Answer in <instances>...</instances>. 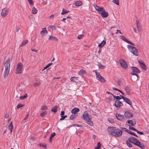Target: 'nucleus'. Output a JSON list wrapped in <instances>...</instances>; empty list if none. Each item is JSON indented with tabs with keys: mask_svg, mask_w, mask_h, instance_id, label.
I'll use <instances>...</instances> for the list:
<instances>
[{
	"mask_svg": "<svg viewBox=\"0 0 149 149\" xmlns=\"http://www.w3.org/2000/svg\"><path fill=\"white\" fill-rule=\"evenodd\" d=\"M5 69L4 72L3 77L6 78L9 73L10 68V59L9 58L4 63Z\"/></svg>",
	"mask_w": 149,
	"mask_h": 149,
	"instance_id": "f257e3e1",
	"label": "nucleus"
},
{
	"mask_svg": "<svg viewBox=\"0 0 149 149\" xmlns=\"http://www.w3.org/2000/svg\"><path fill=\"white\" fill-rule=\"evenodd\" d=\"M128 139L134 145L139 147L142 149L144 148V145L143 144L141 143L140 142L136 139L132 137H130Z\"/></svg>",
	"mask_w": 149,
	"mask_h": 149,
	"instance_id": "f03ea898",
	"label": "nucleus"
},
{
	"mask_svg": "<svg viewBox=\"0 0 149 149\" xmlns=\"http://www.w3.org/2000/svg\"><path fill=\"white\" fill-rule=\"evenodd\" d=\"M127 48L129 51L133 53L134 55L136 56H138L139 55L137 49L135 47L130 45H127Z\"/></svg>",
	"mask_w": 149,
	"mask_h": 149,
	"instance_id": "7ed1b4c3",
	"label": "nucleus"
},
{
	"mask_svg": "<svg viewBox=\"0 0 149 149\" xmlns=\"http://www.w3.org/2000/svg\"><path fill=\"white\" fill-rule=\"evenodd\" d=\"M23 67V64L21 62L18 63L17 65L15 70V73L16 74H20L22 72V70Z\"/></svg>",
	"mask_w": 149,
	"mask_h": 149,
	"instance_id": "20e7f679",
	"label": "nucleus"
},
{
	"mask_svg": "<svg viewBox=\"0 0 149 149\" xmlns=\"http://www.w3.org/2000/svg\"><path fill=\"white\" fill-rule=\"evenodd\" d=\"M122 134V131L119 129H115L113 136H121Z\"/></svg>",
	"mask_w": 149,
	"mask_h": 149,
	"instance_id": "39448f33",
	"label": "nucleus"
},
{
	"mask_svg": "<svg viewBox=\"0 0 149 149\" xmlns=\"http://www.w3.org/2000/svg\"><path fill=\"white\" fill-rule=\"evenodd\" d=\"M132 69L133 72H131V74L132 75L137 76L138 75L136 74L140 73L139 70L136 67H132Z\"/></svg>",
	"mask_w": 149,
	"mask_h": 149,
	"instance_id": "423d86ee",
	"label": "nucleus"
},
{
	"mask_svg": "<svg viewBox=\"0 0 149 149\" xmlns=\"http://www.w3.org/2000/svg\"><path fill=\"white\" fill-rule=\"evenodd\" d=\"M95 72L96 78L97 80L102 82H104L105 81L104 78L100 75L99 73L97 72L96 71Z\"/></svg>",
	"mask_w": 149,
	"mask_h": 149,
	"instance_id": "0eeeda50",
	"label": "nucleus"
},
{
	"mask_svg": "<svg viewBox=\"0 0 149 149\" xmlns=\"http://www.w3.org/2000/svg\"><path fill=\"white\" fill-rule=\"evenodd\" d=\"M9 9L7 8H4L2 9L1 13L2 16L4 17L6 16L9 13Z\"/></svg>",
	"mask_w": 149,
	"mask_h": 149,
	"instance_id": "6e6552de",
	"label": "nucleus"
},
{
	"mask_svg": "<svg viewBox=\"0 0 149 149\" xmlns=\"http://www.w3.org/2000/svg\"><path fill=\"white\" fill-rule=\"evenodd\" d=\"M120 96L121 98L123 99V100L125 101V102L129 104L130 106H132V102L129 99H128L126 97H124L123 95H120Z\"/></svg>",
	"mask_w": 149,
	"mask_h": 149,
	"instance_id": "1a4fd4ad",
	"label": "nucleus"
},
{
	"mask_svg": "<svg viewBox=\"0 0 149 149\" xmlns=\"http://www.w3.org/2000/svg\"><path fill=\"white\" fill-rule=\"evenodd\" d=\"M90 117L91 116L87 113V112L86 111H85L83 113L81 118L86 121L90 118Z\"/></svg>",
	"mask_w": 149,
	"mask_h": 149,
	"instance_id": "9d476101",
	"label": "nucleus"
},
{
	"mask_svg": "<svg viewBox=\"0 0 149 149\" xmlns=\"http://www.w3.org/2000/svg\"><path fill=\"white\" fill-rule=\"evenodd\" d=\"M120 63L121 66L124 69L127 68V65L125 61L123 59H120L119 61Z\"/></svg>",
	"mask_w": 149,
	"mask_h": 149,
	"instance_id": "9b49d317",
	"label": "nucleus"
},
{
	"mask_svg": "<svg viewBox=\"0 0 149 149\" xmlns=\"http://www.w3.org/2000/svg\"><path fill=\"white\" fill-rule=\"evenodd\" d=\"M99 13L101 15V16L103 17H106L108 16V13L105 12L104 8L102 9V10Z\"/></svg>",
	"mask_w": 149,
	"mask_h": 149,
	"instance_id": "f8f14e48",
	"label": "nucleus"
},
{
	"mask_svg": "<svg viewBox=\"0 0 149 149\" xmlns=\"http://www.w3.org/2000/svg\"><path fill=\"white\" fill-rule=\"evenodd\" d=\"M125 119V118H129L133 116L132 113L130 112L127 111H125L124 113Z\"/></svg>",
	"mask_w": 149,
	"mask_h": 149,
	"instance_id": "ddd939ff",
	"label": "nucleus"
},
{
	"mask_svg": "<svg viewBox=\"0 0 149 149\" xmlns=\"http://www.w3.org/2000/svg\"><path fill=\"white\" fill-rule=\"evenodd\" d=\"M115 128V127H109L107 129V130L109 134L112 135Z\"/></svg>",
	"mask_w": 149,
	"mask_h": 149,
	"instance_id": "4468645a",
	"label": "nucleus"
},
{
	"mask_svg": "<svg viewBox=\"0 0 149 149\" xmlns=\"http://www.w3.org/2000/svg\"><path fill=\"white\" fill-rule=\"evenodd\" d=\"M114 105L117 107H119L123 106V104L119 100H116L115 102Z\"/></svg>",
	"mask_w": 149,
	"mask_h": 149,
	"instance_id": "2eb2a0df",
	"label": "nucleus"
},
{
	"mask_svg": "<svg viewBox=\"0 0 149 149\" xmlns=\"http://www.w3.org/2000/svg\"><path fill=\"white\" fill-rule=\"evenodd\" d=\"M116 116L117 119L119 120H122L125 119L124 116L120 114L116 113Z\"/></svg>",
	"mask_w": 149,
	"mask_h": 149,
	"instance_id": "dca6fc26",
	"label": "nucleus"
},
{
	"mask_svg": "<svg viewBox=\"0 0 149 149\" xmlns=\"http://www.w3.org/2000/svg\"><path fill=\"white\" fill-rule=\"evenodd\" d=\"M139 63L141 68L145 70H146V66L144 63L142 61H139Z\"/></svg>",
	"mask_w": 149,
	"mask_h": 149,
	"instance_id": "f3484780",
	"label": "nucleus"
},
{
	"mask_svg": "<svg viewBox=\"0 0 149 149\" xmlns=\"http://www.w3.org/2000/svg\"><path fill=\"white\" fill-rule=\"evenodd\" d=\"M128 125L131 126V125L134 126L136 124V122L135 121H132L131 120H128L127 121Z\"/></svg>",
	"mask_w": 149,
	"mask_h": 149,
	"instance_id": "a211bd4d",
	"label": "nucleus"
},
{
	"mask_svg": "<svg viewBox=\"0 0 149 149\" xmlns=\"http://www.w3.org/2000/svg\"><path fill=\"white\" fill-rule=\"evenodd\" d=\"M136 24L137 27L138 29V30L139 31H141V26L140 24V23L139 22V21L137 19L136 20Z\"/></svg>",
	"mask_w": 149,
	"mask_h": 149,
	"instance_id": "6ab92c4d",
	"label": "nucleus"
},
{
	"mask_svg": "<svg viewBox=\"0 0 149 149\" xmlns=\"http://www.w3.org/2000/svg\"><path fill=\"white\" fill-rule=\"evenodd\" d=\"M94 6L95 10L98 11L99 13H100L101 12V10H102V9L103 8V7L100 8L96 5H94Z\"/></svg>",
	"mask_w": 149,
	"mask_h": 149,
	"instance_id": "aec40b11",
	"label": "nucleus"
},
{
	"mask_svg": "<svg viewBox=\"0 0 149 149\" xmlns=\"http://www.w3.org/2000/svg\"><path fill=\"white\" fill-rule=\"evenodd\" d=\"M79 111V109L77 108H75L73 109L72 111L71 112L72 113L75 114L76 113L78 112Z\"/></svg>",
	"mask_w": 149,
	"mask_h": 149,
	"instance_id": "412c9836",
	"label": "nucleus"
},
{
	"mask_svg": "<svg viewBox=\"0 0 149 149\" xmlns=\"http://www.w3.org/2000/svg\"><path fill=\"white\" fill-rule=\"evenodd\" d=\"M42 31L40 32V34L43 35V34L48 33V32L46 29V28H43L42 29Z\"/></svg>",
	"mask_w": 149,
	"mask_h": 149,
	"instance_id": "4be33fe9",
	"label": "nucleus"
},
{
	"mask_svg": "<svg viewBox=\"0 0 149 149\" xmlns=\"http://www.w3.org/2000/svg\"><path fill=\"white\" fill-rule=\"evenodd\" d=\"M86 72V71L85 70L81 69L79 71L78 74L82 76L84 75Z\"/></svg>",
	"mask_w": 149,
	"mask_h": 149,
	"instance_id": "5701e85b",
	"label": "nucleus"
},
{
	"mask_svg": "<svg viewBox=\"0 0 149 149\" xmlns=\"http://www.w3.org/2000/svg\"><path fill=\"white\" fill-rule=\"evenodd\" d=\"M86 121H87V123L91 126H93V123L91 121L90 118H89L88 120H86Z\"/></svg>",
	"mask_w": 149,
	"mask_h": 149,
	"instance_id": "b1692460",
	"label": "nucleus"
},
{
	"mask_svg": "<svg viewBox=\"0 0 149 149\" xmlns=\"http://www.w3.org/2000/svg\"><path fill=\"white\" fill-rule=\"evenodd\" d=\"M106 44V41L103 40L101 43L99 44L98 46L100 47V48L103 47Z\"/></svg>",
	"mask_w": 149,
	"mask_h": 149,
	"instance_id": "393cba45",
	"label": "nucleus"
},
{
	"mask_svg": "<svg viewBox=\"0 0 149 149\" xmlns=\"http://www.w3.org/2000/svg\"><path fill=\"white\" fill-rule=\"evenodd\" d=\"M55 135L56 133L55 132H53L51 134L49 139L50 142H52V138Z\"/></svg>",
	"mask_w": 149,
	"mask_h": 149,
	"instance_id": "a878e982",
	"label": "nucleus"
},
{
	"mask_svg": "<svg viewBox=\"0 0 149 149\" xmlns=\"http://www.w3.org/2000/svg\"><path fill=\"white\" fill-rule=\"evenodd\" d=\"M28 42V41L27 40H24L22 42L21 47L25 45Z\"/></svg>",
	"mask_w": 149,
	"mask_h": 149,
	"instance_id": "bb28decb",
	"label": "nucleus"
},
{
	"mask_svg": "<svg viewBox=\"0 0 149 149\" xmlns=\"http://www.w3.org/2000/svg\"><path fill=\"white\" fill-rule=\"evenodd\" d=\"M120 38L121 39L125 41L126 42H127L128 41V40L125 36L122 35V36H120Z\"/></svg>",
	"mask_w": 149,
	"mask_h": 149,
	"instance_id": "cd10ccee",
	"label": "nucleus"
},
{
	"mask_svg": "<svg viewBox=\"0 0 149 149\" xmlns=\"http://www.w3.org/2000/svg\"><path fill=\"white\" fill-rule=\"evenodd\" d=\"M8 129L10 131V132H11L13 128V125H12V122H11L10 125H9Z\"/></svg>",
	"mask_w": 149,
	"mask_h": 149,
	"instance_id": "c85d7f7f",
	"label": "nucleus"
},
{
	"mask_svg": "<svg viewBox=\"0 0 149 149\" xmlns=\"http://www.w3.org/2000/svg\"><path fill=\"white\" fill-rule=\"evenodd\" d=\"M75 5L77 6H80L82 5V3L80 1H77L75 3Z\"/></svg>",
	"mask_w": 149,
	"mask_h": 149,
	"instance_id": "c756f323",
	"label": "nucleus"
},
{
	"mask_svg": "<svg viewBox=\"0 0 149 149\" xmlns=\"http://www.w3.org/2000/svg\"><path fill=\"white\" fill-rule=\"evenodd\" d=\"M130 88L128 86H126L125 87V90L126 92L128 93L130 92Z\"/></svg>",
	"mask_w": 149,
	"mask_h": 149,
	"instance_id": "7c9ffc66",
	"label": "nucleus"
},
{
	"mask_svg": "<svg viewBox=\"0 0 149 149\" xmlns=\"http://www.w3.org/2000/svg\"><path fill=\"white\" fill-rule=\"evenodd\" d=\"M32 12L33 14H36L37 12V10L35 7H33V8Z\"/></svg>",
	"mask_w": 149,
	"mask_h": 149,
	"instance_id": "2f4dec72",
	"label": "nucleus"
},
{
	"mask_svg": "<svg viewBox=\"0 0 149 149\" xmlns=\"http://www.w3.org/2000/svg\"><path fill=\"white\" fill-rule=\"evenodd\" d=\"M131 143H132L129 140V139L128 140H127L126 141L127 145L130 147H131L132 146Z\"/></svg>",
	"mask_w": 149,
	"mask_h": 149,
	"instance_id": "473e14b6",
	"label": "nucleus"
},
{
	"mask_svg": "<svg viewBox=\"0 0 149 149\" xmlns=\"http://www.w3.org/2000/svg\"><path fill=\"white\" fill-rule=\"evenodd\" d=\"M58 107L57 106H55L52 109V111L54 112V113H56V112L57 111L58 109Z\"/></svg>",
	"mask_w": 149,
	"mask_h": 149,
	"instance_id": "72a5a7b5",
	"label": "nucleus"
},
{
	"mask_svg": "<svg viewBox=\"0 0 149 149\" xmlns=\"http://www.w3.org/2000/svg\"><path fill=\"white\" fill-rule=\"evenodd\" d=\"M28 96L27 94L25 93V95L23 96H21L20 97V100H23L24 99L26 98Z\"/></svg>",
	"mask_w": 149,
	"mask_h": 149,
	"instance_id": "f704fd0d",
	"label": "nucleus"
},
{
	"mask_svg": "<svg viewBox=\"0 0 149 149\" xmlns=\"http://www.w3.org/2000/svg\"><path fill=\"white\" fill-rule=\"evenodd\" d=\"M47 112L46 111H45L42 112L40 114V116L42 117H44V116L46 114Z\"/></svg>",
	"mask_w": 149,
	"mask_h": 149,
	"instance_id": "c9c22d12",
	"label": "nucleus"
},
{
	"mask_svg": "<svg viewBox=\"0 0 149 149\" xmlns=\"http://www.w3.org/2000/svg\"><path fill=\"white\" fill-rule=\"evenodd\" d=\"M113 95V96L114 98H115V97H116L115 99H116L117 100H119L121 99V98L120 96V97L119 96H116L115 95Z\"/></svg>",
	"mask_w": 149,
	"mask_h": 149,
	"instance_id": "e433bc0d",
	"label": "nucleus"
},
{
	"mask_svg": "<svg viewBox=\"0 0 149 149\" xmlns=\"http://www.w3.org/2000/svg\"><path fill=\"white\" fill-rule=\"evenodd\" d=\"M69 12V11H66L64 10L63 9L62 10V11L61 13V14L62 15H64L66 13H68Z\"/></svg>",
	"mask_w": 149,
	"mask_h": 149,
	"instance_id": "4c0bfd02",
	"label": "nucleus"
},
{
	"mask_svg": "<svg viewBox=\"0 0 149 149\" xmlns=\"http://www.w3.org/2000/svg\"><path fill=\"white\" fill-rule=\"evenodd\" d=\"M52 64V63H48L47 65L42 70L47 69L48 68L49 66H50Z\"/></svg>",
	"mask_w": 149,
	"mask_h": 149,
	"instance_id": "58836bf2",
	"label": "nucleus"
},
{
	"mask_svg": "<svg viewBox=\"0 0 149 149\" xmlns=\"http://www.w3.org/2000/svg\"><path fill=\"white\" fill-rule=\"evenodd\" d=\"M49 39L50 40H57V38L56 37L52 36H50L49 38Z\"/></svg>",
	"mask_w": 149,
	"mask_h": 149,
	"instance_id": "ea45409f",
	"label": "nucleus"
},
{
	"mask_svg": "<svg viewBox=\"0 0 149 149\" xmlns=\"http://www.w3.org/2000/svg\"><path fill=\"white\" fill-rule=\"evenodd\" d=\"M128 133L131 134L135 136L138 137L134 133L131 131L129 130V131H128Z\"/></svg>",
	"mask_w": 149,
	"mask_h": 149,
	"instance_id": "a19ab883",
	"label": "nucleus"
},
{
	"mask_svg": "<svg viewBox=\"0 0 149 149\" xmlns=\"http://www.w3.org/2000/svg\"><path fill=\"white\" fill-rule=\"evenodd\" d=\"M101 146L100 143V142H98L97 143V147L96 148H95V149H99Z\"/></svg>",
	"mask_w": 149,
	"mask_h": 149,
	"instance_id": "79ce46f5",
	"label": "nucleus"
},
{
	"mask_svg": "<svg viewBox=\"0 0 149 149\" xmlns=\"http://www.w3.org/2000/svg\"><path fill=\"white\" fill-rule=\"evenodd\" d=\"M112 2L113 3L118 5L119 4V0H113L112 1Z\"/></svg>",
	"mask_w": 149,
	"mask_h": 149,
	"instance_id": "37998d69",
	"label": "nucleus"
},
{
	"mask_svg": "<svg viewBox=\"0 0 149 149\" xmlns=\"http://www.w3.org/2000/svg\"><path fill=\"white\" fill-rule=\"evenodd\" d=\"M76 117V116L75 115H72L70 116V120H73Z\"/></svg>",
	"mask_w": 149,
	"mask_h": 149,
	"instance_id": "c03bdc74",
	"label": "nucleus"
},
{
	"mask_svg": "<svg viewBox=\"0 0 149 149\" xmlns=\"http://www.w3.org/2000/svg\"><path fill=\"white\" fill-rule=\"evenodd\" d=\"M40 82L38 81H37L34 84V86H39L40 85Z\"/></svg>",
	"mask_w": 149,
	"mask_h": 149,
	"instance_id": "a18cd8bd",
	"label": "nucleus"
},
{
	"mask_svg": "<svg viewBox=\"0 0 149 149\" xmlns=\"http://www.w3.org/2000/svg\"><path fill=\"white\" fill-rule=\"evenodd\" d=\"M77 79V78L75 77H71L70 78V80L73 82L75 81Z\"/></svg>",
	"mask_w": 149,
	"mask_h": 149,
	"instance_id": "49530a36",
	"label": "nucleus"
},
{
	"mask_svg": "<svg viewBox=\"0 0 149 149\" xmlns=\"http://www.w3.org/2000/svg\"><path fill=\"white\" fill-rule=\"evenodd\" d=\"M67 117V115L62 116H61V118L60 119V120H64Z\"/></svg>",
	"mask_w": 149,
	"mask_h": 149,
	"instance_id": "de8ad7c7",
	"label": "nucleus"
},
{
	"mask_svg": "<svg viewBox=\"0 0 149 149\" xmlns=\"http://www.w3.org/2000/svg\"><path fill=\"white\" fill-rule=\"evenodd\" d=\"M112 89L113 90L118 91L120 92V93H121L123 95L124 93L122 92V91H120V90L119 89H117V88H116L115 87H112Z\"/></svg>",
	"mask_w": 149,
	"mask_h": 149,
	"instance_id": "09e8293b",
	"label": "nucleus"
},
{
	"mask_svg": "<svg viewBox=\"0 0 149 149\" xmlns=\"http://www.w3.org/2000/svg\"><path fill=\"white\" fill-rule=\"evenodd\" d=\"M49 28H51L53 30H56V28L55 26L54 25L50 26L49 27Z\"/></svg>",
	"mask_w": 149,
	"mask_h": 149,
	"instance_id": "8fccbe9b",
	"label": "nucleus"
},
{
	"mask_svg": "<svg viewBox=\"0 0 149 149\" xmlns=\"http://www.w3.org/2000/svg\"><path fill=\"white\" fill-rule=\"evenodd\" d=\"M98 66L99 67V68L103 69L105 67V66L101 64H99L98 65Z\"/></svg>",
	"mask_w": 149,
	"mask_h": 149,
	"instance_id": "3c124183",
	"label": "nucleus"
},
{
	"mask_svg": "<svg viewBox=\"0 0 149 149\" xmlns=\"http://www.w3.org/2000/svg\"><path fill=\"white\" fill-rule=\"evenodd\" d=\"M47 107L45 106H42V108H41V110H47Z\"/></svg>",
	"mask_w": 149,
	"mask_h": 149,
	"instance_id": "603ef678",
	"label": "nucleus"
},
{
	"mask_svg": "<svg viewBox=\"0 0 149 149\" xmlns=\"http://www.w3.org/2000/svg\"><path fill=\"white\" fill-rule=\"evenodd\" d=\"M23 106V105L22 104H18L17 106V108L18 109L19 108L22 107Z\"/></svg>",
	"mask_w": 149,
	"mask_h": 149,
	"instance_id": "864d4df0",
	"label": "nucleus"
},
{
	"mask_svg": "<svg viewBox=\"0 0 149 149\" xmlns=\"http://www.w3.org/2000/svg\"><path fill=\"white\" fill-rule=\"evenodd\" d=\"M84 35H79L78 36H77V38L78 39H81L82 37L84 36Z\"/></svg>",
	"mask_w": 149,
	"mask_h": 149,
	"instance_id": "5fc2aeb1",
	"label": "nucleus"
},
{
	"mask_svg": "<svg viewBox=\"0 0 149 149\" xmlns=\"http://www.w3.org/2000/svg\"><path fill=\"white\" fill-rule=\"evenodd\" d=\"M29 4L31 5H33V1H32V0H27Z\"/></svg>",
	"mask_w": 149,
	"mask_h": 149,
	"instance_id": "6e6d98bb",
	"label": "nucleus"
},
{
	"mask_svg": "<svg viewBox=\"0 0 149 149\" xmlns=\"http://www.w3.org/2000/svg\"><path fill=\"white\" fill-rule=\"evenodd\" d=\"M127 43L131 44V45L133 46H135V44L133 42H131V41L129 40H128Z\"/></svg>",
	"mask_w": 149,
	"mask_h": 149,
	"instance_id": "4d7b16f0",
	"label": "nucleus"
},
{
	"mask_svg": "<svg viewBox=\"0 0 149 149\" xmlns=\"http://www.w3.org/2000/svg\"><path fill=\"white\" fill-rule=\"evenodd\" d=\"M125 132H126L128 133V131H129V130H127V129H126L125 127H123L121 128Z\"/></svg>",
	"mask_w": 149,
	"mask_h": 149,
	"instance_id": "13d9d810",
	"label": "nucleus"
},
{
	"mask_svg": "<svg viewBox=\"0 0 149 149\" xmlns=\"http://www.w3.org/2000/svg\"><path fill=\"white\" fill-rule=\"evenodd\" d=\"M129 129L132 130V131H134L135 130V128L132 127L131 126H129Z\"/></svg>",
	"mask_w": 149,
	"mask_h": 149,
	"instance_id": "bf43d9fd",
	"label": "nucleus"
},
{
	"mask_svg": "<svg viewBox=\"0 0 149 149\" xmlns=\"http://www.w3.org/2000/svg\"><path fill=\"white\" fill-rule=\"evenodd\" d=\"M39 146L41 147H43L44 148H45L46 146V145L45 144H39Z\"/></svg>",
	"mask_w": 149,
	"mask_h": 149,
	"instance_id": "052dcab7",
	"label": "nucleus"
},
{
	"mask_svg": "<svg viewBox=\"0 0 149 149\" xmlns=\"http://www.w3.org/2000/svg\"><path fill=\"white\" fill-rule=\"evenodd\" d=\"M70 18V17H67L66 18H63L62 19H61V21H64L65 22H66L65 21V20L66 19L68 18Z\"/></svg>",
	"mask_w": 149,
	"mask_h": 149,
	"instance_id": "680f3d73",
	"label": "nucleus"
},
{
	"mask_svg": "<svg viewBox=\"0 0 149 149\" xmlns=\"http://www.w3.org/2000/svg\"><path fill=\"white\" fill-rule=\"evenodd\" d=\"M108 120L110 123H112L113 122V120L111 118H108Z\"/></svg>",
	"mask_w": 149,
	"mask_h": 149,
	"instance_id": "e2e57ef3",
	"label": "nucleus"
},
{
	"mask_svg": "<svg viewBox=\"0 0 149 149\" xmlns=\"http://www.w3.org/2000/svg\"><path fill=\"white\" fill-rule=\"evenodd\" d=\"M28 116H29V114H28L26 116V117L24 118V120H23V122H24V120H27V119H28Z\"/></svg>",
	"mask_w": 149,
	"mask_h": 149,
	"instance_id": "0e129e2a",
	"label": "nucleus"
},
{
	"mask_svg": "<svg viewBox=\"0 0 149 149\" xmlns=\"http://www.w3.org/2000/svg\"><path fill=\"white\" fill-rule=\"evenodd\" d=\"M9 117V114L8 113H6L5 115V117L6 118H8Z\"/></svg>",
	"mask_w": 149,
	"mask_h": 149,
	"instance_id": "69168bd1",
	"label": "nucleus"
},
{
	"mask_svg": "<svg viewBox=\"0 0 149 149\" xmlns=\"http://www.w3.org/2000/svg\"><path fill=\"white\" fill-rule=\"evenodd\" d=\"M65 114V112L63 111H62L61 112V116H63Z\"/></svg>",
	"mask_w": 149,
	"mask_h": 149,
	"instance_id": "338daca9",
	"label": "nucleus"
},
{
	"mask_svg": "<svg viewBox=\"0 0 149 149\" xmlns=\"http://www.w3.org/2000/svg\"><path fill=\"white\" fill-rule=\"evenodd\" d=\"M120 33L121 34H122V33L120 32V30H117L116 33Z\"/></svg>",
	"mask_w": 149,
	"mask_h": 149,
	"instance_id": "774afa93",
	"label": "nucleus"
}]
</instances>
